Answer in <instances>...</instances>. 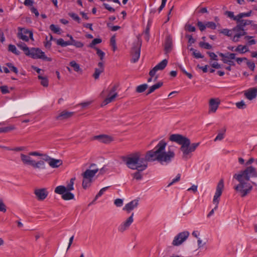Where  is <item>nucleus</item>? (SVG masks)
Instances as JSON below:
<instances>
[{
	"label": "nucleus",
	"mask_w": 257,
	"mask_h": 257,
	"mask_svg": "<svg viewBox=\"0 0 257 257\" xmlns=\"http://www.w3.org/2000/svg\"><path fill=\"white\" fill-rule=\"evenodd\" d=\"M6 206L3 200L0 199V211L5 212L6 211Z\"/></svg>",
	"instance_id": "e2e57ef3"
},
{
	"label": "nucleus",
	"mask_w": 257,
	"mask_h": 257,
	"mask_svg": "<svg viewBox=\"0 0 257 257\" xmlns=\"http://www.w3.org/2000/svg\"><path fill=\"white\" fill-rule=\"evenodd\" d=\"M101 42H102V40L101 39H100V38H95L89 44L88 47H89L90 48H92L95 49V48H96L95 47V46L96 44H99V43H101Z\"/></svg>",
	"instance_id": "e433bc0d"
},
{
	"label": "nucleus",
	"mask_w": 257,
	"mask_h": 257,
	"mask_svg": "<svg viewBox=\"0 0 257 257\" xmlns=\"http://www.w3.org/2000/svg\"><path fill=\"white\" fill-rule=\"evenodd\" d=\"M33 59H41L47 61H51L52 59L45 55V53L40 48H32L29 50L27 55Z\"/></svg>",
	"instance_id": "423d86ee"
},
{
	"label": "nucleus",
	"mask_w": 257,
	"mask_h": 257,
	"mask_svg": "<svg viewBox=\"0 0 257 257\" xmlns=\"http://www.w3.org/2000/svg\"><path fill=\"white\" fill-rule=\"evenodd\" d=\"M75 180V178H72L70 179V182L68 183V184L67 185V186L65 187V188H67V191H72V190H74L73 185H74Z\"/></svg>",
	"instance_id": "79ce46f5"
},
{
	"label": "nucleus",
	"mask_w": 257,
	"mask_h": 257,
	"mask_svg": "<svg viewBox=\"0 0 257 257\" xmlns=\"http://www.w3.org/2000/svg\"><path fill=\"white\" fill-rule=\"evenodd\" d=\"M123 199L117 198L114 200V203L117 207H121L123 205Z\"/></svg>",
	"instance_id": "bf43d9fd"
},
{
	"label": "nucleus",
	"mask_w": 257,
	"mask_h": 257,
	"mask_svg": "<svg viewBox=\"0 0 257 257\" xmlns=\"http://www.w3.org/2000/svg\"><path fill=\"white\" fill-rule=\"evenodd\" d=\"M56 43L58 45L61 46V47H66L70 45L71 44L70 41H65L62 38L57 39L56 40Z\"/></svg>",
	"instance_id": "473e14b6"
},
{
	"label": "nucleus",
	"mask_w": 257,
	"mask_h": 257,
	"mask_svg": "<svg viewBox=\"0 0 257 257\" xmlns=\"http://www.w3.org/2000/svg\"><path fill=\"white\" fill-rule=\"evenodd\" d=\"M67 36L69 37L70 39V45H73L76 48H82L84 46V44L82 42L80 41H76L73 39V37L71 35L68 34Z\"/></svg>",
	"instance_id": "a878e982"
},
{
	"label": "nucleus",
	"mask_w": 257,
	"mask_h": 257,
	"mask_svg": "<svg viewBox=\"0 0 257 257\" xmlns=\"http://www.w3.org/2000/svg\"><path fill=\"white\" fill-rule=\"evenodd\" d=\"M197 25L198 27L199 28V30L201 32L204 31L206 28L205 23H203V22L199 21L197 22Z\"/></svg>",
	"instance_id": "6e6d98bb"
},
{
	"label": "nucleus",
	"mask_w": 257,
	"mask_h": 257,
	"mask_svg": "<svg viewBox=\"0 0 257 257\" xmlns=\"http://www.w3.org/2000/svg\"><path fill=\"white\" fill-rule=\"evenodd\" d=\"M199 44L200 47L203 48L205 49L209 50L211 49L212 48V46L208 43L200 42Z\"/></svg>",
	"instance_id": "49530a36"
},
{
	"label": "nucleus",
	"mask_w": 257,
	"mask_h": 257,
	"mask_svg": "<svg viewBox=\"0 0 257 257\" xmlns=\"http://www.w3.org/2000/svg\"><path fill=\"white\" fill-rule=\"evenodd\" d=\"M32 167L34 168L37 169H46V166L45 163L43 161L40 160L38 162H36L34 161Z\"/></svg>",
	"instance_id": "cd10ccee"
},
{
	"label": "nucleus",
	"mask_w": 257,
	"mask_h": 257,
	"mask_svg": "<svg viewBox=\"0 0 257 257\" xmlns=\"http://www.w3.org/2000/svg\"><path fill=\"white\" fill-rule=\"evenodd\" d=\"M255 177H257V170L252 166L247 167L244 170L234 175L233 178L239 182L234 189L240 193L241 197L245 196L252 190V186L247 182L250 178Z\"/></svg>",
	"instance_id": "f03ea898"
},
{
	"label": "nucleus",
	"mask_w": 257,
	"mask_h": 257,
	"mask_svg": "<svg viewBox=\"0 0 257 257\" xmlns=\"http://www.w3.org/2000/svg\"><path fill=\"white\" fill-rule=\"evenodd\" d=\"M162 85H163V82H159L152 85V86H151L150 87V89L147 93V94H150V93L153 92L155 90L161 87L162 86Z\"/></svg>",
	"instance_id": "c756f323"
},
{
	"label": "nucleus",
	"mask_w": 257,
	"mask_h": 257,
	"mask_svg": "<svg viewBox=\"0 0 257 257\" xmlns=\"http://www.w3.org/2000/svg\"><path fill=\"white\" fill-rule=\"evenodd\" d=\"M109 187H103L100 190L99 192L97 194L95 197V200H97L99 197L103 194L105 191H106Z\"/></svg>",
	"instance_id": "09e8293b"
},
{
	"label": "nucleus",
	"mask_w": 257,
	"mask_h": 257,
	"mask_svg": "<svg viewBox=\"0 0 257 257\" xmlns=\"http://www.w3.org/2000/svg\"><path fill=\"white\" fill-rule=\"evenodd\" d=\"M141 46L142 41L139 39L134 42L131 49V55L132 57L131 61L132 62L136 63L139 60L140 57Z\"/></svg>",
	"instance_id": "0eeeda50"
},
{
	"label": "nucleus",
	"mask_w": 257,
	"mask_h": 257,
	"mask_svg": "<svg viewBox=\"0 0 257 257\" xmlns=\"http://www.w3.org/2000/svg\"><path fill=\"white\" fill-rule=\"evenodd\" d=\"M0 148H4L9 151H14L17 152L22 151L25 150V147H16L15 148H10L9 147L0 146Z\"/></svg>",
	"instance_id": "ea45409f"
},
{
	"label": "nucleus",
	"mask_w": 257,
	"mask_h": 257,
	"mask_svg": "<svg viewBox=\"0 0 257 257\" xmlns=\"http://www.w3.org/2000/svg\"><path fill=\"white\" fill-rule=\"evenodd\" d=\"M74 114L73 112L67 111L66 110L60 112L59 115L56 116L58 120H64L72 117Z\"/></svg>",
	"instance_id": "5701e85b"
},
{
	"label": "nucleus",
	"mask_w": 257,
	"mask_h": 257,
	"mask_svg": "<svg viewBox=\"0 0 257 257\" xmlns=\"http://www.w3.org/2000/svg\"><path fill=\"white\" fill-rule=\"evenodd\" d=\"M244 95L249 100L255 99L257 96V87H251L245 90Z\"/></svg>",
	"instance_id": "dca6fc26"
},
{
	"label": "nucleus",
	"mask_w": 257,
	"mask_h": 257,
	"mask_svg": "<svg viewBox=\"0 0 257 257\" xmlns=\"http://www.w3.org/2000/svg\"><path fill=\"white\" fill-rule=\"evenodd\" d=\"M45 160L53 168H58L62 164V161L61 160L52 158L49 156H47Z\"/></svg>",
	"instance_id": "6ab92c4d"
},
{
	"label": "nucleus",
	"mask_w": 257,
	"mask_h": 257,
	"mask_svg": "<svg viewBox=\"0 0 257 257\" xmlns=\"http://www.w3.org/2000/svg\"><path fill=\"white\" fill-rule=\"evenodd\" d=\"M232 33H234L233 36L231 38V40L234 42H237L239 41L240 38L245 36L246 34V32L244 29H239L237 28H233L232 29Z\"/></svg>",
	"instance_id": "ddd939ff"
},
{
	"label": "nucleus",
	"mask_w": 257,
	"mask_h": 257,
	"mask_svg": "<svg viewBox=\"0 0 257 257\" xmlns=\"http://www.w3.org/2000/svg\"><path fill=\"white\" fill-rule=\"evenodd\" d=\"M170 141L181 145L180 150L183 153L182 158L187 160L191 157V154L194 152L200 143L191 144L190 140L180 134H172L169 137Z\"/></svg>",
	"instance_id": "7ed1b4c3"
},
{
	"label": "nucleus",
	"mask_w": 257,
	"mask_h": 257,
	"mask_svg": "<svg viewBox=\"0 0 257 257\" xmlns=\"http://www.w3.org/2000/svg\"><path fill=\"white\" fill-rule=\"evenodd\" d=\"M18 37L26 42H28L29 39L34 41L33 32L24 28H19Z\"/></svg>",
	"instance_id": "9d476101"
},
{
	"label": "nucleus",
	"mask_w": 257,
	"mask_h": 257,
	"mask_svg": "<svg viewBox=\"0 0 257 257\" xmlns=\"http://www.w3.org/2000/svg\"><path fill=\"white\" fill-rule=\"evenodd\" d=\"M17 45L21 50L24 52L25 54L27 55V54L29 52V48L27 47V46L25 43H21V44H18Z\"/></svg>",
	"instance_id": "f704fd0d"
},
{
	"label": "nucleus",
	"mask_w": 257,
	"mask_h": 257,
	"mask_svg": "<svg viewBox=\"0 0 257 257\" xmlns=\"http://www.w3.org/2000/svg\"><path fill=\"white\" fill-rule=\"evenodd\" d=\"M94 140H98L99 142L104 144H108L113 141V138L106 135H100L94 137Z\"/></svg>",
	"instance_id": "412c9836"
},
{
	"label": "nucleus",
	"mask_w": 257,
	"mask_h": 257,
	"mask_svg": "<svg viewBox=\"0 0 257 257\" xmlns=\"http://www.w3.org/2000/svg\"><path fill=\"white\" fill-rule=\"evenodd\" d=\"M6 65L10 69V70L14 72L15 73L17 74L18 73V70L16 67L13 65L11 63H7Z\"/></svg>",
	"instance_id": "8fccbe9b"
},
{
	"label": "nucleus",
	"mask_w": 257,
	"mask_h": 257,
	"mask_svg": "<svg viewBox=\"0 0 257 257\" xmlns=\"http://www.w3.org/2000/svg\"><path fill=\"white\" fill-rule=\"evenodd\" d=\"M34 194L38 201H43L48 195V191L46 188H37L34 190Z\"/></svg>",
	"instance_id": "f8f14e48"
},
{
	"label": "nucleus",
	"mask_w": 257,
	"mask_h": 257,
	"mask_svg": "<svg viewBox=\"0 0 257 257\" xmlns=\"http://www.w3.org/2000/svg\"><path fill=\"white\" fill-rule=\"evenodd\" d=\"M251 11H249L247 13H239L238 14V18L239 19H242V18L243 17H249L250 15H251Z\"/></svg>",
	"instance_id": "680f3d73"
},
{
	"label": "nucleus",
	"mask_w": 257,
	"mask_h": 257,
	"mask_svg": "<svg viewBox=\"0 0 257 257\" xmlns=\"http://www.w3.org/2000/svg\"><path fill=\"white\" fill-rule=\"evenodd\" d=\"M235 54L227 53L223 54L222 53H219V56L222 57V60L223 63L227 64L229 65H235V63L232 60L235 59Z\"/></svg>",
	"instance_id": "9b49d317"
},
{
	"label": "nucleus",
	"mask_w": 257,
	"mask_h": 257,
	"mask_svg": "<svg viewBox=\"0 0 257 257\" xmlns=\"http://www.w3.org/2000/svg\"><path fill=\"white\" fill-rule=\"evenodd\" d=\"M9 51L12 52V53L16 54L19 55L20 52L17 49L16 47L12 44H10L8 47Z\"/></svg>",
	"instance_id": "37998d69"
},
{
	"label": "nucleus",
	"mask_w": 257,
	"mask_h": 257,
	"mask_svg": "<svg viewBox=\"0 0 257 257\" xmlns=\"http://www.w3.org/2000/svg\"><path fill=\"white\" fill-rule=\"evenodd\" d=\"M69 65L73 68V70L77 72H82V70L80 67V65L77 63L75 61H71Z\"/></svg>",
	"instance_id": "c85d7f7f"
},
{
	"label": "nucleus",
	"mask_w": 257,
	"mask_h": 257,
	"mask_svg": "<svg viewBox=\"0 0 257 257\" xmlns=\"http://www.w3.org/2000/svg\"><path fill=\"white\" fill-rule=\"evenodd\" d=\"M221 33L223 34L224 35L228 36L231 37L232 36V31L231 30H229L228 29H223L220 32Z\"/></svg>",
	"instance_id": "de8ad7c7"
},
{
	"label": "nucleus",
	"mask_w": 257,
	"mask_h": 257,
	"mask_svg": "<svg viewBox=\"0 0 257 257\" xmlns=\"http://www.w3.org/2000/svg\"><path fill=\"white\" fill-rule=\"evenodd\" d=\"M225 15H226L228 18L236 21L239 19L238 17V14L237 16H234V13L232 12L231 11H226L225 12Z\"/></svg>",
	"instance_id": "c9c22d12"
},
{
	"label": "nucleus",
	"mask_w": 257,
	"mask_h": 257,
	"mask_svg": "<svg viewBox=\"0 0 257 257\" xmlns=\"http://www.w3.org/2000/svg\"><path fill=\"white\" fill-rule=\"evenodd\" d=\"M0 89L3 94H7L10 92L9 88L6 85L0 86Z\"/></svg>",
	"instance_id": "052dcab7"
},
{
	"label": "nucleus",
	"mask_w": 257,
	"mask_h": 257,
	"mask_svg": "<svg viewBox=\"0 0 257 257\" xmlns=\"http://www.w3.org/2000/svg\"><path fill=\"white\" fill-rule=\"evenodd\" d=\"M68 15L74 21L77 22L78 23H80V19L76 14L74 13H69Z\"/></svg>",
	"instance_id": "603ef678"
},
{
	"label": "nucleus",
	"mask_w": 257,
	"mask_h": 257,
	"mask_svg": "<svg viewBox=\"0 0 257 257\" xmlns=\"http://www.w3.org/2000/svg\"><path fill=\"white\" fill-rule=\"evenodd\" d=\"M235 51L238 52L241 54H243L248 51V49L246 46L239 45L235 49Z\"/></svg>",
	"instance_id": "2f4dec72"
},
{
	"label": "nucleus",
	"mask_w": 257,
	"mask_h": 257,
	"mask_svg": "<svg viewBox=\"0 0 257 257\" xmlns=\"http://www.w3.org/2000/svg\"><path fill=\"white\" fill-rule=\"evenodd\" d=\"M220 104V100L218 98H211L209 100V112H215L217 109L219 104Z\"/></svg>",
	"instance_id": "aec40b11"
},
{
	"label": "nucleus",
	"mask_w": 257,
	"mask_h": 257,
	"mask_svg": "<svg viewBox=\"0 0 257 257\" xmlns=\"http://www.w3.org/2000/svg\"><path fill=\"white\" fill-rule=\"evenodd\" d=\"M226 132V128H224L222 132L219 133L214 139V141H221L224 138V134Z\"/></svg>",
	"instance_id": "4c0bfd02"
},
{
	"label": "nucleus",
	"mask_w": 257,
	"mask_h": 257,
	"mask_svg": "<svg viewBox=\"0 0 257 257\" xmlns=\"http://www.w3.org/2000/svg\"><path fill=\"white\" fill-rule=\"evenodd\" d=\"M172 43L170 37H167L165 43V50L166 53L170 52L172 50Z\"/></svg>",
	"instance_id": "bb28decb"
},
{
	"label": "nucleus",
	"mask_w": 257,
	"mask_h": 257,
	"mask_svg": "<svg viewBox=\"0 0 257 257\" xmlns=\"http://www.w3.org/2000/svg\"><path fill=\"white\" fill-rule=\"evenodd\" d=\"M207 54L212 60H217V56L214 52H208Z\"/></svg>",
	"instance_id": "0e129e2a"
},
{
	"label": "nucleus",
	"mask_w": 257,
	"mask_h": 257,
	"mask_svg": "<svg viewBox=\"0 0 257 257\" xmlns=\"http://www.w3.org/2000/svg\"><path fill=\"white\" fill-rule=\"evenodd\" d=\"M190 233L188 231H184L177 234L174 238L172 244L179 246L185 241L188 238Z\"/></svg>",
	"instance_id": "1a4fd4ad"
},
{
	"label": "nucleus",
	"mask_w": 257,
	"mask_h": 257,
	"mask_svg": "<svg viewBox=\"0 0 257 257\" xmlns=\"http://www.w3.org/2000/svg\"><path fill=\"white\" fill-rule=\"evenodd\" d=\"M190 51L193 52V55L195 58H197V59L203 58V56L199 51H197V50H195L194 49L191 48Z\"/></svg>",
	"instance_id": "a18cd8bd"
},
{
	"label": "nucleus",
	"mask_w": 257,
	"mask_h": 257,
	"mask_svg": "<svg viewBox=\"0 0 257 257\" xmlns=\"http://www.w3.org/2000/svg\"><path fill=\"white\" fill-rule=\"evenodd\" d=\"M38 79L41 80V84L44 87H47L48 86V80L47 77H43L41 75L38 76Z\"/></svg>",
	"instance_id": "72a5a7b5"
},
{
	"label": "nucleus",
	"mask_w": 257,
	"mask_h": 257,
	"mask_svg": "<svg viewBox=\"0 0 257 257\" xmlns=\"http://www.w3.org/2000/svg\"><path fill=\"white\" fill-rule=\"evenodd\" d=\"M246 64L249 69H250L252 71L254 70L255 68L254 63L251 61H247Z\"/></svg>",
	"instance_id": "69168bd1"
},
{
	"label": "nucleus",
	"mask_w": 257,
	"mask_h": 257,
	"mask_svg": "<svg viewBox=\"0 0 257 257\" xmlns=\"http://www.w3.org/2000/svg\"><path fill=\"white\" fill-rule=\"evenodd\" d=\"M139 205V200L134 199L129 203L126 204L123 208V210L127 213L131 212L133 210L136 208Z\"/></svg>",
	"instance_id": "a211bd4d"
},
{
	"label": "nucleus",
	"mask_w": 257,
	"mask_h": 257,
	"mask_svg": "<svg viewBox=\"0 0 257 257\" xmlns=\"http://www.w3.org/2000/svg\"><path fill=\"white\" fill-rule=\"evenodd\" d=\"M167 145V143L162 140L153 150L146 153L144 158H141V154L137 152L127 157L124 161L129 168L139 171H144L147 168L148 162L158 161L162 165L168 164L174 158L175 154L170 148L166 151Z\"/></svg>",
	"instance_id": "f257e3e1"
},
{
	"label": "nucleus",
	"mask_w": 257,
	"mask_h": 257,
	"mask_svg": "<svg viewBox=\"0 0 257 257\" xmlns=\"http://www.w3.org/2000/svg\"><path fill=\"white\" fill-rule=\"evenodd\" d=\"M110 45L112 47L113 51H115L117 48L115 36H112L110 38Z\"/></svg>",
	"instance_id": "5fc2aeb1"
},
{
	"label": "nucleus",
	"mask_w": 257,
	"mask_h": 257,
	"mask_svg": "<svg viewBox=\"0 0 257 257\" xmlns=\"http://www.w3.org/2000/svg\"><path fill=\"white\" fill-rule=\"evenodd\" d=\"M50 29L52 31H53L54 33L58 34H59L61 33L60 28L58 26H56L54 24H52L50 26Z\"/></svg>",
	"instance_id": "a19ab883"
},
{
	"label": "nucleus",
	"mask_w": 257,
	"mask_h": 257,
	"mask_svg": "<svg viewBox=\"0 0 257 257\" xmlns=\"http://www.w3.org/2000/svg\"><path fill=\"white\" fill-rule=\"evenodd\" d=\"M206 28H208L212 30L216 29L217 25L213 22H205Z\"/></svg>",
	"instance_id": "c03bdc74"
},
{
	"label": "nucleus",
	"mask_w": 257,
	"mask_h": 257,
	"mask_svg": "<svg viewBox=\"0 0 257 257\" xmlns=\"http://www.w3.org/2000/svg\"><path fill=\"white\" fill-rule=\"evenodd\" d=\"M134 179L137 180H140L142 179V175L140 172H137L134 173L133 175Z\"/></svg>",
	"instance_id": "13d9d810"
},
{
	"label": "nucleus",
	"mask_w": 257,
	"mask_h": 257,
	"mask_svg": "<svg viewBox=\"0 0 257 257\" xmlns=\"http://www.w3.org/2000/svg\"><path fill=\"white\" fill-rule=\"evenodd\" d=\"M49 36H50L49 40L48 39V37L46 36L45 41L44 42V46L47 49H50L51 45H52L51 42L52 40H53V36H52V35L50 34Z\"/></svg>",
	"instance_id": "7c9ffc66"
},
{
	"label": "nucleus",
	"mask_w": 257,
	"mask_h": 257,
	"mask_svg": "<svg viewBox=\"0 0 257 257\" xmlns=\"http://www.w3.org/2000/svg\"><path fill=\"white\" fill-rule=\"evenodd\" d=\"M31 12L32 13H34L36 17H38L39 16V12L37 9L34 7H32L30 9Z\"/></svg>",
	"instance_id": "774afa93"
},
{
	"label": "nucleus",
	"mask_w": 257,
	"mask_h": 257,
	"mask_svg": "<svg viewBox=\"0 0 257 257\" xmlns=\"http://www.w3.org/2000/svg\"><path fill=\"white\" fill-rule=\"evenodd\" d=\"M116 88L115 86H113L111 91H110L108 96L103 100L101 104V106H104L112 101H113L114 99L117 96V93L115 92Z\"/></svg>",
	"instance_id": "2eb2a0df"
},
{
	"label": "nucleus",
	"mask_w": 257,
	"mask_h": 257,
	"mask_svg": "<svg viewBox=\"0 0 257 257\" xmlns=\"http://www.w3.org/2000/svg\"><path fill=\"white\" fill-rule=\"evenodd\" d=\"M224 188V182L223 179H221L216 187V191L213 197V203L215 204V207L212 209L207 215V217H209L212 216L214 212V210L218 208V204L219 202V198L222 194V191Z\"/></svg>",
	"instance_id": "20e7f679"
},
{
	"label": "nucleus",
	"mask_w": 257,
	"mask_h": 257,
	"mask_svg": "<svg viewBox=\"0 0 257 257\" xmlns=\"http://www.w3.org/2000/svg\"><path fill=\"white\" fill-rule=\"evenodd\" d=\"M168 64V60L167 59H164L157 65H156L149 72V75L153 77L156 72L158 70H163L167 66Z\"/></svg>",
	"instance_id": "4468645a"
},
{
	"label": "nucleus",
	"mask_w": 257,
	"mask_h": 257,
	"mask_svg": "<svg viewBox=\"0 0 257 257\" xmlns=\"http://www.w3.org/2000/svg\"><path fill=\"white\" fill-rule=\"evenodd\" d=\"M104 70V64L102 62H99L98 63V68H95L93 77L95 79H98L101 73Z\"/></svg>",
	"instance_id": "4be33fe9"
},
{
	"label": "nucleus",
	"mask_w": 257,
	"mask_h": 257,
	"mask_svg": "<svg viewBox=\"0 0 257 257\" xmlns=\"http://www.w3.org/2000/svg\"><path fill=\"white\" fill-rule=\"evenodd\" d=\"M235 104L236 107L239 109H243L246 107V104L243 100L236 102Z\"/></svg>",
	"instance_id": "3c124183"
},
{
	"label": "nucleus",
	"mask_w": 257,
	"mask_h": 257,
	"mask_svg": "<svg viewBox=\"0 0 257 257\" xmlns=\"http://www.w3.org/2000/svg\"><path fill=\"white\" fill-rule=\"evenodd\" d=\"M95 49L96 50V53L99 57L101 61L103 60L105 56V53L98 48H95Z\"/></svg>",
	"instance_id": "864d4df0"
},
{
	"label": "nucleus",
	"mask_w": 257,
	"mask_h": 257,
	"mask_svg": "<svg viewBox=\"0 0 257 257\" xmlns=\"http://www.w3.org/2000/svg\"><path fill=\"white\" fill-rule=\"evenodd\" d=\"M180 177H181V174H178L176 176V177L173 179L172 181L168 184V186L169 187L171 185H172L173 184H174V183H175L176 182L179 181L180 179Z\"/></svg>",
	"instance_id": "4d7b16f0"
},
{
	"label": "nucleus",
	"mask_w": 257,
	"mask_h": 257,
	"mask_svg": "<svg viewBox=\"0 0 257 257\" xmlns=\"http://www.w3.org/2000/svg\"><path fill=\"white\" fill-rule=\"evenodd\" d=\"M134 213H133L131 216H130L126 221L122 222L118 228V230L120 232H123L126 229H127L129 226L131 225L134 221Z\"/></svg>",
	"instance_id": "f3484780"
},
{
	"label": "nucleus",
	"mask_w": 257,
	"mask_h": 257,
	"mask_svg": "<svg viewBox=\"0 0 257 257\" xmlns=\"http://www.w3.org/2000/svg\"><path fill=\"white\" fill-rule=\"evenodd\" d=\"M55 192L57 194L62 195V198L64 200H70L74 198V195L71 193L70 191H67L65 186L60 185L55 189Z\"/></svg>",
	"instance_id": "6e6552de"
},
{
	"label": "nucleus",
	"mask_w": 257,
	"mask_h": 257,
	"mask_svg": "<svg viewBox=\"0 0 257 257\" xmlns=\"http://www.w3.org/2000/svg\"><path fill=\"white\" fill-rule=\"evenodd\" d=\"M98 169H87L82 174L83 177L82 187L84 189L90 186L92 182V179L96 173L98 172Z\"/></svg>",
	"instance_id": "39448f33"
},
{
	"label": "nucleus",
	"mask_w": 257,
	"mask_h": 257,
	"mask_svg": "<svg viewBox=\"0 0 257 257\" xmlns=\"http://www.w3.org/2000/svg\"><path fill=\"white\" fill-rule=\"evenodd\" d=\"M186 29L187 31L190 32H195L196 30L195 27L191 25H186Z\"/></svg>",
	"instance_id": "338daca9"
},
{
	"label": "nucleus",
	"mask_w": 257,
	"mask_h": 257,
	"mask_svg": "<svg viewBox=\"0 0 257 257\" xmlns=\"http://www.w3.org/2000/svg\"><path fill=\"white\" fill-rule=\"evenodd\" d=\"M236 21L237 23V25L234 27L237 28L238 27L239 29H244V28L246 26L249 25L251 23V21L250 20H242V19H239L238 20H236Z\"/></svg>",
	"instance_id": "b1692460"
},
{
	"label": "nucleus",
	"mask_w": 257,
	"mask_h": 257,
	"mask_svg": "<svg viewBox=\"0 0 257 257\" xmlns=\"http://www.w3.org/2000/svg\"><path fill=\"white\" fill-rule=\"evenodd\" d=\"M21 160L24 164L29 165L32 166V165L34 162L30 157V156H27L24 154H21Z\"/></svg>",
	"instance_id": "393cba45"
},
{
	"label": "nucleus",
	"mask_w": 257,
	"mask_h": 257,
	"mask_svg": "<svg viewBox=\"0 0 257 257\" xmlns=\"http://www.w3.org/2000/svg\"><path fill=\"white\" fill-rule=\"evenodd\" d=\"M148 87L147 84H143L139 85L136 88V91L138 93H142L144 92Z\"/></svg>",
	"instance_id": "58836bf2"
}]
</instances>
